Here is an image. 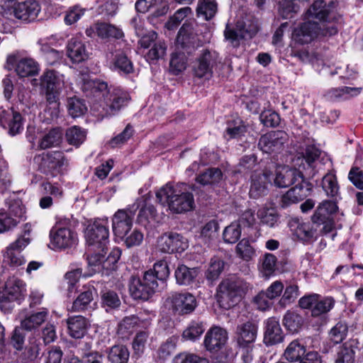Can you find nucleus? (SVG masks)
<instances>
[{
	"label": "nucleus",
	"mask_w": 363,
	"mask_h": 363,
	"mask_svg": "<svg viewBox=\"0 0 363 363\" xmlns=\"http://www.w3.org/2000/svg\"><path fill=\"white\" fill-rule=\"evenodd\" d=\"M319 155L320 152L318 149L313 146L308 147L302 157H298L296 160L295 164L298 165L300 169H305L306 166L311 167Z\"/></svg>",
	"instance_id": "nucleus-50"
},
{
	"label": "nucleus",
	"mask_w": 363,
	"mask_h": 363,
	"mask_svg": "<svg viewBox=\"0 0 363 363\" xmlns=\"http://www.w3.org/2000/svg\"><path fill=\"white\" fill-rule=\"evenodd\" d=\"M62 131L59 128L50 130L45 133L38 142L40 149L45 150L58 146L62 140Z\"/></svg>",
	"instance_id": "nucleus-38"
},
{
	"label": "nucleus",
	"mask_w": 363,
	"mask_h": 363,
	"mask_svg": "<svg viewBox=\"0 0 363 363\" xmlns=\"http://www.w3.org/2000/svg\"><path fill=\"white\" fill-rule=\"evenodd\" d=\"M96 35L101 39H119L123 36V32L121 28L106 23H96Z\"/></svg>",
	"instance_id": "nucleus-41"
},
{
	"label": "nucleus",
	"mask_w": 363,
	"mask_h": 363,
	"mask_svg": "<svg viewBox=\"0 0 363 363\" xmlns=\"http://www.w3.org/2000/svg\"><path fill=\"white\" fill-rule=\"evenodd\" d=\"M139 318L135 315L124 318L118 325V333L123 335L131 333L139 325Z\"/></svg>",
	"instance_id": "nucleus-63"
},
{
	"label": "nucleus",
	"mask_w": 363,
	"mask_h": 363,
	"mask_svg": "<svg viewBox=\"0 0 363 363\" xmlns=\"http://www.w3.org/2000/svg\"><path fill=\"white\" fill-rule=\"evenodd\" d=\"M347 334V326L342 323H337L329 333V340L333 345L342 342Z\"/></svg>",
	"instance_id": "nucleus-60"
},
{
	"label": "nucleus",
	"mask_w": 363,
	"mask_h": 363,
	"mask_svg": "<svg viewBox=\"0 0 363 363\" xmlns=\"http://www.w3.org/2000/svg\"><path fill=\"white\" fill-rule=\"evenodd\" d=\"M194 23L193 22H186L180 28L177 38V43L182 48L194 45L196 40L197 34L194 30Z\"/></svg>",
	"instance_id": "nucleus-33"
},
{
	"label": "nucleus",
	"mask_w": 363,
	"mask_h": 363,
	"mask_svg": "<svg viewBox=\"0 0 363 363\" xmlns=\"http://www.w3.org/2000/svg\"><path fill=\"white\" fill-rule=\"evenodd\" d=\"M48 315V310L43 308L40 311L32 313L22 320L21 323V328L26 330H34L45 321Z\"/></svg>",
	"instance_id": "nucleus-42"
},
{
	"label": "nucleus",
	"mask_w": 363,
	"mask_h": 363,
	"mask_svg": "<svg viewBox=\"0 0 363 363\" xmlns=\"http://www.w3.org/2000/svg\"><path fill=\"white\" fill-rule=\"evenodd\" d=\"M157 212L153 205L145 203L143 206L138 216V222L141 225H145L150 223V220L155 219Z\"/></svg>",
	"instance_id": "nucleus-62"
},
{
	"label": "nucleus",
	"mask_w": 363,
	"mask_h": 363,
	"mask_svg": "<svg viewBox=\"0 0 363 363\" xmlns=\"http://www.w3.org/2000/svg\"><path fill=\"white\" fill-rule=\"evenodd\" d=\"M101 304L106 311L114 309L120 306L121 301L117 294L112 291H107L101 295Z\"/></svg>",
	"instance_id": "nucleus-61"
},
{
	"label": "nucleus",
	"mask_w": 363,
	"mask_h": 363,
	"mask_svg": "<svg viewBox=\"0 0 363 363\" xmlns=\"http://www.w3.org/2000/svg\"><path fill=\"white\" fill-rule=\"evenodd\" d=\"M361 91V88L357 87L342 86L340 88H333L327 91L325 97L330 101L347 100L358 96Z\"/></svg>",
	"instance_id": "nucleus-34"
},
{
	"label": "nucleus",
	"mask_w": 363,
	"mask_h": 363,
	"mask_svg": "<svg viewBox=\"0 0 363 363\" xmlns=\"http://www.w3.org/2000/svg\"><path fill=\"white\" fill-rule=\"evenodd\" d=\"M34 162L42 172L55 177L61 171L66 160L62 152L52 151L36 155Z\"/></svg>",
	"instance_id": "nucleus-12"
},
{
	"label": "nucleus",
	"mask_w": 363,
	"mask_h": 363,
	"mask_svg": "<svg viewBox=\"0 0 363 363\" xmlns=\"http://www.w3.org/2000/svg\"><path fill=\"white\" fill-rule=\"evenodd\" d=\"M205 331V326L202 321H191L183 332V337L188 340L195 341L199 338Z\"/></svg>",
	"instance_id": "nucleus-52"
},
{
	"label": "nucleus",
	"mask_w": 363,
	"mask_h": 363,
	"mask_svg": "<svg viewBox=\"0 0 363 363\" xmlns=\"http://www.w3.org/2000/svg\"><path fill=\"white\" fill-rule=\"evenodd\" d=\"M25 292L26 284L23 281L16 277H9L5 284L1 298L9 301H18L24 296Z\"/></svg>",
	"instance_id": "nucleus-27"
},
{
	"label": "nucleus",
	"mask_w": 363,
	"mask_h": 363,
	"mask_svg": "<svg viewBox=\"0 0 363 363\" xmlns=\"http://www.w3.org/2000/svg\"><path fill=\"white\" fill-rule=\"evenodd\" d=\"M286 194L281 197L279 204L282 208H286L292 203H296L306 198L311 192L313 185L309 182L301 177V180L294 184Z\"/></svg>",
	"instance_id": "nucleus-16"
},
{
	"label": "nucleus",
	"mask_w": 363,
	"mask_h": 363,
	"mask_svg": "<svg viewBox=\"0 0 363 363\" xmlns=\"http://www.w3.org/2000/svg\"><path fill=\"white\" fill-rule=\"evenodd\" d=\"M67 50L68 57L74 63L82 62L89 57L86 45L80 38H72L67 43Z\"/></svg>",
	"instance_id": "nucleus-28"
},
{
	"label": "nucleus",
	"mask_w": 363,
	"mask_h": 363,
	"mask_svg": "<svg viewBox=\"0 0 363 363\" xmlns=\"http://www.w3.org/2000/svg\"><path fill=\"white\" fill-rule=\"evenodd\" d=\"M158 286L153 272L148 270L145 272L142 279L133 278L130 281L129 290L135 299L147 300Z\"/></svg>",
	"instance_id": "nucleus-11"
},
{
	"label": "nucleus",
	"mask_w": 363,
	"mask_h": 363,
	"mask_svg": "<svg viewBox=\"0 0 363 363\" xmlns=\"http://www.w3.org/2000/svg\"><path fill=\"white\" fill-rule=\"evenodd\" d=\"M321 186L327 196L335 199L338 196L339 185L333 173L329 172L323 177Z\"/></svg>",
	"instance_id": "nucleus-46"
},
{
	"label": "nucleus",
	"mask_w": 363,
	"mask_h": 363,
	"mask_svg": "<svg viewBox=\"0 0 363 363\" xmlns=\"http://www.w3.org/2000/svg\"><path fill=\"white\" fill-rule=\"evenodd\" d=\"M135 9L140 13H145L151 9L156 8L157 16H162L167 12L168 6L162 0H138L135 3Z\"/></svg>",
	"instance_id": "nucleus-39"
},
{
	"label": "nucleus",
	"mask_w": 363,
	"mask_h": 363,
	"mask_svg": "<svg viewBox=\"0 0 363 363\" xmlns=\"http://www.w3.org/2000/svg\"><path fill=\"white\" fill-rule=\"evenodd\" d=\"M106 353L108 360L111 363H128L129 359V351L124 345H113L107 350Z\"/></svg>",
	"instance_id": "nucleus-43"
},
{
	"label": "nucleus",
	"mask_w": 363,
	"mask_h": 363,
	"mask_svg": "<svg viewBox=\"0 0 363 363\" xmlns=\"http://www.w3.org/2000/svg\"><path fill=\"white\" fill-rule=\"evenodd\" d=\"M303 177L302 170L287 166L278 167L273 177L274 184L279 188H286L295 184Z\"/></svg>",
	"instance_id": "nucleus-21"
},
{
	"label": "nucleus",
	"mask_w": 363,
	"mask_h": 363,
	"mask_svg": "<svg viewBox=\"0 0 363 363\" xmlns=\"http://www.w3.org/2000/svg\"><path fill=\"white\" fill-rule=\"evenodd\" d=\"M337 33V28L335 24L327 26L324 23L318 24L315 21L306 20L294 29L292 38L296 43L303 45L311 43L319 35L332 36Z\"/></svg>",
	"instance_id": "nucleus-4"
},
{
	"label": "nucleus",
	"mask_w": 363,
	"mask_h": 363,
	"mask_svg": "<svg viewBox=\"0 0 363 363\" xmlns=\"http://www.w3.org/2000/svg\"><path fill=\"white\" fill-rule=\"evenodd\" d=\"M67 323L69 335L76 339L84 337L89 326L87 319L82 315L70 317Z\"/></svg>",
	"instance_id": "nucleus-32"
},
{
	"label": "nucleus",
	"mask_w": 363,
	"mask_h": 363,
	"mask_svg": "<svg viewBox=\"0 0 363 363\" xmlns=\"http://www.w3.org/2000/svg\"><path fill=\"white\" fill-rule=\"evenodd\" d=\"M306 352V347L299 340H294L287 345L283 357L290 362H299Z\"/></svg>",
	"instance_id": "nucleus-40"
},
{
	"label": "nucleus",
	"mask_w": 363,
	"mask_h": 363,
	"mask_svg": "<svg viewBox=\"0 0 363 363\" xmlns=\"http://www.w3.org/2000/svg\"><path fill=\"white\" fill-rule=\"evenodd\" d=\"M257 335V325L251 321H247L237 326V342L240 347L253 346Z\"/></svg>",
	"instance_id": "nucleus-26"
},
{
	"label": "nucleus",
	"mask_w": 363,
	"mask_h": 363,
	"mask_svg": "<svg viewBox=\"0 0 363 363\" xmlns=\"http://www.w3.org/2000/svg\"><path fill=\"white\" fill-rule=\"evenodd\" d=\"M223 174L218 168H209L206 172L200 174L196 179L200 184L214 185L220 182Z\"/></svg>",
	"instance_id": "nucleus-48"
},
{
	"label": "nucleus",
	"mask_w": 363,
	"mask_h": 363,
	"mask_svg": "<svg viewBox=\"0 0 363 363\" xmlns=\"http://www.w3.org/2000/svg\"><path fill=\"white\" fill-rule=\"evenodd\" d=\"M84 237L87 245L86 259L89 267L95 272L115 269L121 255V250L114 247L105 259L109 243V229L107 219H97L87 225Z\"/></svg>",
	"instance_id": "nucleus-1"
},
{
	"label": "nucleus",
	"mask_w": 363,
	"mask_h": 363,
	"mask_svg": "<svg viewBox=\"0 0 363 363\" xmlns=\"http://www.w3.org/2000/svg\"><path fill=\"white\" fill-rule=\"evenodd\" d=\"M228 340L226 330L219 326L211 327L206 333L203 344L206 349L211 352L221 350Z\"/></svg>",
	"instance_id": "nucleus-22"
},
{
	"label": "nucleus",
	"mask_w": 363,
	"mask_h": 363,
	"mask_svg": "<svg viewBox=\"0 0 363 363\" xmlns=\"http://www.w3.org/2000/svg\"><path fill=\"white\" fill-rule=\"evenodd\" d=\"M0 124L9 133L15 135L23 129V121L21 113L12 108H0Z\"/></svg>",
	"instance_id": "nucleus-19"
},
{
	"label": "nucleus",
	"mask_w": 363,
	"mask_h": 363,
	"mask_svg": "<svg viewBox=\"0 0 363 363\" xmlns=\"http://www.w3.org/2000/svg\"><path fill=\"white\" fill-rule=\"evenodd\" d=\"M168 301L172 310L182 315L191 313L196 307V298L189 293L173 294Z\"/></svg>",
	"instance_id": "nucleus-24"
},
{
	"label": "nucleus",
	"mask_w": 363,
	"mask_h": 363,
	"mask_svg": "<svg viewBox=\"0 0 363 363\" xmlns=\"http://www.w3.org/2000/svg\"><path fill=\"white\" fill-rule=\"evenodd\" d=\"M29 243L30 239L24 236L19 237L7 246L2 252L3 264L11 268H16L25 264L26 260L21 252Z\"/></svg>",
	"instance_id": "nucleus-13"
},
{
	"label": "nucleus",
	"mask_w": 363,
	"mask_h": 363,
	"mask_svg": "<svg viewBox=\"0 0 363 363\" xmlns=\"http://www.w3.org/2000/svg\"><path fill=\"white\" fill-rule=\"evenodd\" d=\"M40 11L39 4L35 0L18 3L15 7V17L24 21L35 20Z\"/></svg>",
	"instance_id": "nucleus-29"
},
{
	"label": "nucleus",
	"mask_w": 363,
	"mask_h": 363,
	"mask_svg": "<svg viewBox=\"0 0 363 363\" xmlns=\"http://www.w3.org/2000/svg\"><path fill=\"white\" fill-rule=\"evenodd\" d=\"M139 205L135 203L124 209H118L112 218V230L118 239L126 235L133 228V219Z\"/></svg>",
	"instance_id": "nucleus-10"
},
{
	"label": "nucleus",
	"mask_w": 363,
	"mask_h": 363,
	"mask_svg": "<svg viewBox=\"0 0 363 363\" xmlns=\"http://www.w3.org/2000/svg\"><path fill=\"white\" fill-rule=\"evenodd\" d=\"M337 209L336 202L328 200L323 201L319 203L313 216V221L319 224H325L323 230L325 232L329 233L333 229L332 220Z\"/></svg>",
	"instance_id": "nucleus-18"
},
{
	"label": "nucleus",
	"mask_w": 363,
	"mask_h": 363,
	"mask_svg": "<svg viewBox=\"0 0 363 363\" xmlns=\"http://www.w3.org/2000/svg\"><path fill=\"white\" fill-rule=\"evenodd\" d=\"M337 4L333 1L326 3L323 0L315 1L306 11L305 20L314 21V19H318L320 21L318 24L324 23L327 26H330L334 24L331 21L337 19Z\"/></svg>",
	"instance_id": "nucleus-8"
},
{
	"label": "nucleus",
	"mask_w": 363,
	"mask_h": 363,
	"mask_svg": "<svg viewBox=\"0 0 363 363\" xmlns=\"http://www.w3.org/2000/svg\"><path fill=\"white\" fill-rule=\"evenodd\" d=\"M277 259L276 256L271 253H265L259 260V270L262 277L269 278L271 277L277 267Z\"/></svg>",
	"instance_id": "nucleus-45"
},
{
	"label": "nucleus",
	"mask_w": 363,
	"mask_h": 363,
	"mask_svg": "<svg viewBox=\"0 0 363 363\" xmlns=\"http://www.w3.org/2000/svg\"><path fill=\"white\" fill-rule=\"evenodd\" d=\"M90 88L94 95L104 98L105 104L108 106L111 114H115L128 101V94L121 89H113L112 91L108 89L107 83L101 81H90L86 86L85 89Z\"/></svg>",
	"instance_id": "nucleus-3"
},
{
	"label": "nucleus",
	"mask_w": 363,
	"mask_h": 363,
	"mask_svg": "<svg viewBox=\"0 0 363 363\" xmlns=\"http://www.w3.org/2000/svg\"><path fill=\"white\" fill-rule=\"evenodd\" d=\"M241 226L240 223L233 222L225 228L223 233V240L226 243L234 244L240 238Z\"/></svg>",
	"instance_id": "nucleus-54"
},
{
	"label": "nucleus",
	"mask_w": 363,
	"mask_h": 363,
	"mask_svg": "<svg viewBox=\"0 0 363 363\" xmlns=\"http://www.w3.org/2000/svg\"><path fill=\"white\" fill-rule=\"evenodd\" d=\"M303 318L294 311H287L283 318V324L291 333H298L303 325Z\"/></svg>",
	"instance_id": "nucleus-49"
},
{
	"label": "nucleus",
	"mask_w": 363,
	"mask_h": 363,
	"mask_svg": "<svg viewBox=\"0 0 363 363\" xmlns=\"http://www.w3.org/2000/svg\"><path fill=\"white\" fill-rule=\"evenodd\" d=\"M157 248L162 252H182L189 246L187 240L180 234H164L157 240Z\"/></svg>",
	"instance_id": "nucleus-17"
},
{
	"label": "nucleus",
	"mask_w": 363,
	"mask_h": 363,
	"mask_svg": "<svg viewBox=\"0 0 363 363\" xmlns=\"http://www.w3.org/2000/svg\"><path fill=\"white\" fill-rule=\"evenodd\" d=\"M174 363H209L206 358L192 353H181L173 360Z\"/></svg>",
	"instance_id": "nucleus-64"
},
{
	"label": "nucleus",
	"mask_w": 363,
	"mask_h": 363,
	"mask_svg": "<svg viewBox=\"0 0 363 363\" xmlns=\"http://www.w3.org/2000/svg\"><path fill=\"white\" fill-rule=\"evenodd\" d=\"M198 274V268H189L184 264H181L175 270L174 276L178 284L189 286L194 281Z\"/></svg>",
	"instance_id": "nucleus-37"
},
{
	"label": "nucleus",
	"mask_w": 363,
	"mask_h": 363,
	"mask_svg": "<svg viewBox=\"0 0 363 363\" xmlns=\"http://www.w3.org/2000/svg\"><path fill=\"white\" fill-rule=\"evenodd\" d=\"M257 31V23L251 17L246 16L245 18L238 20L235 28H231L227 25L224 34L225 38L230 40L233 46H238L240 39L252 38Z\"/></svg>",
	"instance_id": "nucleus-9"
},
{
	"label": "nucleus",
	"mask_w": 363,
	"mask_h": 363,
	"mask_svg": "<svg viewBox=\"0 0 363 363\" xmlns=\"http://www.w3.org/2000/svg\"><path fill=\"white\" fill-rule=\"evenodd\" d=\"M95 296H96V291L93 286H84L83 291L73 301L69 311L71 312H81L89 309L91 308V303Z\"/></svg>",
	"instance_id": "nucleus-30"
},
{
	"label": "nucleus",
	"mask_w": 363,
	"mask_h": 363,
	"mask_svg": "<svg viewBox=\"0 0 363 363\" xmlns=\"http://www.w3.org/2000/svg\"><path fill=\"white\" fill-rule=\"evenodd\" d=\"M282 340L283 333L279 321L274 318H269L266 322L264 342L272 345L281 342Z\"/></svg>",
	"instance_id": "nucleus-31"
},
{
	"label": "nucleus",
	"mask_w": 363,
	"mask_h": 363,
	"mask_svg": "<svg viewBox=\"0 0 363 363\" xmlns=\"http://www.w3.org/2000/svg\"><path fill=\"white\" fill-rule=\"evenodd\" d=\"M6 64L14 67L19 77L35 76L38 73V63L33 58L23 57L18 59V52H13L6 57Z\"/></svg>",
	"instance_id": "nucleus-15"
},
{
	"label": "nucleus",
	"mask_w": 363,
	"mask_h": 363,
	"mask_svg": "<svg viewBox=\"0 0 363 363\" xmlns=\"http://www.w3.org/2000/svg\"><path fill=\"white\" fill-rule=\"evenodd\" d=\"M218 228L219 225L216 220H210L201 228V238L206 242L215 240L218 237Z\"/></svg>",
	"instance_id": "nucleus-58"
},
{
	"label": "nucleus",
	"mask_w": 363,
	"mask_h": 363,
	"mask_svg": "<svg viewBox=\"0 0 363 363\" xmlns=\"http://www.w3.org/2000/svg\"><path fill=\"white\" fill-rule=\"evenodd\" d=\"M335 301L331 297L321 298L320 295L312 311L313 316H319L330 311L334 306Z\"/></svg>",
	"instance_id": "nucleus-56"
},
{
	"label": "nucleus",
	"mask_w": 363,
	"mask_h": 363,
	"mask_svg": "<svg viewBox=\"0 0 363 363\" xmlns=\"http://www.w3.org/2000/svg\"><path fill=\"white\" fill-rule=\"evenodd\" d=\"M65 76L54 69L45 71L40 77V84L45 90L47 101L55 109L59 105V95L64 86Z\"/></svg>",
	"instance_id": "nucleus-7"
},
{
	"label": "nucleus",
	"mask_w": 363,
	"mask_h": 363,
	"mask_svg": "<svg viewBox=\"0 0 363 363\" xmlns=\"http://www.w3.org/2000/svg\"><path fill=\"white\" fill-rule=\"evenodd\" d=\"M217 12V4L215 0H200L198 2L196 13L199 17L208 21Z\"/></svg>",
	"instance_id": "nucleus-47"
},
{
	"label": "nucleus",
	"mask_w": 363,
	"mask_h": 363,
	"mask_svg": "<svg viewBox=\"0 0 363 363\" xmlns=\"http://www.w3.org/2000/svg\"><path fill=\"white\" fill-rule=\"evenodd\" d=\"M86 137V132L79 126L74 125L66 131V138L69 144L79 146L84 143Z\"/></svg>",
	"instance_id": "nucleus-53"
},
{
	"label": "nucleus",
	"mask_w": 363,
	"mask_h": 363,
	"mask_svg": "<svg viewBox=\"0 0 363 363\" xmlns=\"http://www.w3.org/2000/svg\"><path fill=\"white\" fill-rule=\"evenodd\" d=\"M217 54L205 50L193 65V71L199 78L208 79L212 74V68L216 62Z\"/></svg>",
	"instance_id": "nucleus-23"
},
{
	"label": "nucleus",
	"mask_w": 363,
	"mask_h": 363,
	"mask_svg": "<svg viewBox=\"0 0 363 363\" xmlns=\"http://www.w3.org/2000/svg\"><path fill=\"white\" fill-rule=\"evenodd\" d=\"M49 38H41L38 41L43 57L50 65H54L60 62L64 56L62 51L50 48L48 45Z\"/></svg>",
	"instance_id": "nucleus-35"
},
{
	"label": "nucleus",
	"mask_w": 363,
	"mask_h": 363,
	"mask_svg": "<svg viewBox=\"0 0 363 363\" xmlns=\"http://www.w3.org/2000/svg\"><path fill=\"white\" fill-rule=\"evenodd\" d=\"M111 68L122 74H128L133 72V65L122 51H117L112 59Z\"/></svg>",
	"instance_id": "nucleus-36"
},
{
	"label": "nucleus",
	"mask_w": 363,
	"mask_h": 363,
	"mask_svg": "<svg viewBox=\"0 0 363 363\" xmlns=\"http://www.w3.org/2000/svg\"><path fill=\"white\" fill-rule=\"evenodd\" d=\"M7 208L0 210V233L14 228L24 218L26 210L20 199H9Z\"/></svg>",
	"instance_id": "nucleus-6"
},
{
	"label": "nucleus",
	"mask_w": 363,
	"mask_h": 363,
	"mask_svg": "<svg viewBox=\"0 0 363 363\" xmlns=\"http://www.w3.org/2000/svg\"><path fill=\"white\" fill-rule=\"evenodd\" d=\"M272 174L269 170L262 172H255L251 176L250 196L257 199L267 194L268 185L272 184Z\"/></svg>",
	"instance_id": "nucleus-25"
},
{
	"label": "nucleus",
	"mask_w": 363,
	"mask_h": 363,
	"mask_svg": "<svg viewBox=\"0 0 363 363\" xmlns=\"http://www.w3.org/2000/svg\"><path fill=\"white\" fill-rule=\"evenodd\" d=\"M224 268V262L219 257L211 258L208 268L206 273L208 280L214 281L220 275Z\"/></svg>",
	"instance_id": "nucleus-55"
},
{
	"label": "nucleus",
	"mask_w": 363,
	"mask_h": 363,
	"mask_svg": "<svg viewBox=\"0 0 363 363\" xmlns=\"http://www.w3.org/2000/svg\"><path fill=\"white\" fill-rule=\"evenodd\" d=\"M50 243L54 249L62 250L72 247L77 242V233L69 227L56 225L50 232Z\"/></svg>",
	"instance_id": "nucleus-14"
},
{
	"label": "nucleus",
	"mask_w": 363,
	"mask_h": 363,
	"mask_svg": "<svg viewBox=\"0 0 363 363\" xmlns=\"http://www.w3.org/2000/svg\"><path fill=\"white\" fill-rule=\"evenodd\" d=\"M245 288L242 280L232 277L225 279L219 285L218 302L224 309H230L240 300Z\"/></svg>",
	"instance_id": "nucleus-5"
},
{
	"label": "nucleus",
	"mask_w": 363,
	"mask_h": 363,
	"mask_svg": "<svg viewBox=\"0 0 363 363\" xmlns=\"http://www.w3.org/2000/svg\"><path fill=\"white\" fill-rule=\"evenodd\" d=\"M67 109L69 115L73 118H79L87 111V106L84 100L77 96L69 97L67 100Z\"/></svg>",
	"instance_id": "nucleus-44"
},
{
	"label": "nucleus",
	"mask_w": 363,
	"mask_h": 363,
	"mask_svg": "<svg viewBox=\"0 0 363 363\" xmlns=\"http://www.w3.org/2000/svg\"><path fill=\"white\" fill-rule=\"evenodd\" d=\"M156 197L162 206H167L175 213H186L195 207L194 195L184 183L167 184L156 193Z\"/></svg>",
	"instance_id": "nucleus-2"
},
{
	"label": "nucleus",
	"mask_w": 363,
	"mask_h": 363,
	"mask_svg": "<svg viewBox=\"0 0 363 363\" xmlns=\"http://www.w3.org/2000/svg\"><path fill=\"white\" fill-rule=\"evenodd\" d=\"M235 252L244 261H250L256 256V250L247 239H242L236 245Z\"/></svg>",
	"instance_id": "nucleus-51"
},
{
	"label": "nucleus",
	"mask_w": 363,
	"mask_h": 363,
	"mask_svg": "<svg viewBox=\"0 0 363 363\" xmlns=\"http://www.w3.org/2000/svg\"><path fill=\"white\" fill-rule=\"evenodd\" d=\"M261 222L269 227H274L278 220V215L274 208H262L257 211Z\"/></svg>",
	"instance_id": "nucleus-57"
},
{
	"label": "nucleus",
	"mask_w": 363,
	"mask_h": 363,
	"mask_svg": "<svg viewBox=\"0 0 363 363\" xmlns=\"http://www.w3.org/2000/svg\"><path fill=\"white\" fill-rule=\"evenodd\" d=\"M286 141V134L282 131H270L259 138V148L265 153L279 152Z\"/></svg>",
	"instance_id": "nucleus-20"
},
{
	"label": "nucleus",
	"mask_w": 363,
	"mask_h": 363,
	"mask_svg": "<svg viewBox=\"0 0 363 363\" xmlns=\"http://www.w3.org/2000/svg\"><path fill=\"white\" fill-rule=\"evenodd\" d=\"M144 238L143 233L138 229H131L126 235L118 239L123 241L125 245L128 248L140 245Z\"/></svg>",
	"instance_id": "nucleus-59"
}]
</instances>
